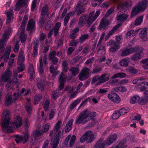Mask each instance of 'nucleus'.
I'll list each match as a JSON object with an SVG mask.
<instances>
[{
    "instance_id": "nucleus-1",
    "label": "nucleus",
    "mask_w": 148,
    "mask_h": 148,
    "mask_svg": "<svg viewBox=\"0 0 148 148\" xmlns=\"http://www.w3.org/2000/svg\"><path fill=\"white\" fill-rule=\"evenodd\" d=\"M10 114L9 111L6 110L2 115L1 125L3 131L5 133L12 132L13 128L19 127L22 125L21 118L18 116H16L15 120L12 123L10 118Z\"/></svg>"
},
{
    "instance_id": "nucleus-2",
    "label": "nucleus",
    "mask_w": 148,
    "mask_h": 148,
    "mask_svg": "<svg viewBox=\"0 0 148 148\" xmlns=\"http://www.w3.org/2000/svg\"><path fill=\"white\" fill-rule=\"evenodd\" d=\"M94 13V11H92L90 13L89 16L84 14L81 16L78 22L79 26L82 27L86 23L88 27H89L99 16L100 13V11L97 10L95 14Z\"/></svg>"
},
{
    "instance_id": "nucleus-3",
    "label": "nucleus",
    "mask_w": 148,
    "mask_h": 148,
    "mask_svg": "<svg viewBox=\"0 0 148 148\" xmlns=\"http://www.w3.org/2000/svg\"><path fill=\"white\" fill-rule=\"evenodd\" d=\"M96 115L95 112H91L88 110H84L79 114L75 122L77 125L85 124Z\"/></svg>"
},
{
    "instance_id": "nucleus-4",
    "label": "nucleus",
    "mask_w": 148,
    "mask_h": 148,
    "mask_svg": "<svg viewBox=\"0 0 148 148\" xmlns=\"http://www.w3.org/2000/svg\"><path fill=\"white\" fill-rule=\"evenodd\" d=\"M4 32L0 40V52H3L4 47L6 45L8 36L12 32V29L10 27H7Z\"/></svg>"
},
{
    "instance_id": "nucleus-5",
    "label": "nucleus",
    "mask_w": 148,
    "mask_h": 148,
    "mask_svg": "<svg viewBox=\"0 0 148 148\" xmlns=\"http://www.w3.org/2000/svg\"><path fill=\"white\" fill-rule=\"evenodd\" d=\"M148 4V1L146 0H144L138 3L137 6L132 8L131 16H134L141 11L145 10Z\"/></svg>"
},
{
    "instance_id": "nucleus-6",
    "label": "nucleus",
    "mask_w": 148,
    "mask_h": 148,
    "mask_svg": "<svg viewBox=\"0 0 148 148\" xmlns=\"http://www.w3.org/2000/svg\"><path fill=\"white\" fill-rule=\"evenodd\" d=\"M96 136L95 133L93 134L90 131H87L81 137L80 142L83 143L86 141L87 143H91L95 139Z\"/></svg>"
},
{
    "instance_id": "nucleus-7",
    "label": "nucleus",
    "mask_w": 148,
    "mask_h": 148,
    "mask_svg": "<svg viewBox=\"0 0 148 148\" xmlns=\"http://www.w3.org/2000/svg\"><path fill=\"white\" fill-rule=\"evenodd\" d=\"M28 18V16L27 15L24 16L21 27L19 29V30L21 31V32L20 38L22 43L24 42L26 40L27 35L24 33V31L26 24Z\"/></svg>"
},
{
    "instance_id": "nucleus-8",
    "label": "nucleus",
    "mask_w": 148,
    "mask_h": 148,
    "mask_svg": "<svg viewBox=\"0 0 148 148\" xmlns=\"http://www.w3.org/2000/svg\"><path fill=\"white\" fill-rule=\"evenodd\" d=\"M113 1L116 3L118 9H123L127 10L128 8L131 7L132 2L128 0L126 1H122L121 0H112Z\"/></svg>"
},
{
    "instance_id": "nucleus-9",
    "label": "nucleus",
    "mask_w": 148,
    "mask_h": 148,
    "mask_svg": "<svg viewBox=\"0 0 148 148\" xmlns=\"http://www.w3.org/2000/svg\"><path fill=\"white\" fill-rule=\"evenodd\" d=\"M85 0H80L78 3L75 8V11L78 14H79L85 11V7L87 3H85Z\"/></svg>"
},
{
    "instance_id": "nucleus-10",
    "label": "nucleus",
    "mask_w": 148,
    "mask_h": 148,
    "mask_svg": "<svg viewBox=\"0 0 148 148\" xmlns=\"http://www.w3.org/2000/svg\"><path fill=\"white\" fill-rule=\"evenodd\" d=\"M11 75V71L9 70H6L4 74L0 78V85H3L5 82L10 80Z\"/></svg>"
},
{
    "instance_id": "nucleus-11",
    "label": "nucleus",
    "mask_w": 148,
    "mask_h": 148,
    "mask_svg": "<svg viewBox=\"0 0 148 148\" xmlns=\"http://www.w3.org/2000/svg\"><path fill=\"white\" fill-rule=\"evenodd\" d=\"M29 136L28 133H25L23 136L16 135L15 136L14 140L17 143L21 142L23 143H25L28 140Z\"/></svg>"
},
{
    "instance_id": "nucleus-12",
    "label": "nucleus",
    "mask_w": 148,
    "mask_h": 148,
    "mask_svg": "<svg viewBox=\"0 0 148 148\" xmlns=\"http://www.w3.org/2000/svg\"><path fill=\"white\" fill-rule=\"evenodd\" d=\"M89 69L87 68H84L79 73L78 77L80 80H83L88 77Z\"/></svg>"
},
{
    "instance_id": "nucleus-13",
    "label": "nucleus",
    "mask_w": 148,
    "mask_h": 148,
    "mask_svg": "<svg viewBox=\"0 0 148 148\" xmlns=\"http://www.w3.org/2000/svg\"><path fill=\"white\" fill-rule=\"evenodd\" d=\"M108 46L110 47L109 51L112 53H113L117 50L120 48V46L116 43L114 41L111 40L107 43Z\"/></svg>"
},
{
    "instance_id": "nucleus-14",
    "label": "nucleus",
    "mask_w": 148,
    "mask_h": 148,
    "mask_svg": "<svg viewBox=\"0 0 148 148\" xmlns=\"http://www.w3.org/2000/svg\"><path fill=\"white\" fill-rule=\"evenodd\" d=\"M60 135L59 134H54L51 137V145L57 146L60 142Z\"/></svg>"
},
{
    "instance_id": "nucleus-15",
    "label": "nucleus",
    "mask_w": 148,
    "mask_h": 148,
    "mask_svg": "<svg viewBox=\"0 0 148 148\" xmlns=\"http://www.w3.org/2000/svg\"><path fill=\"white\" fill-rule=\"evenodd\" d=\"M108 97L110 100L116 103H119L120 101L117 94L114 92H110L108 95Z\"/></svg>"
},
{
    "instance_id": "nucleus-16",
    "label": "nucleus",
    "mask_w": 148,
    "mask_h": 148,
    "mask_svg": "<svg viewBox=\"0 0 148 148\" xmlns=\"http://www.w3.org/2000/svg\"><path fill=\"white\" fill-rule=\"evenodd\" d=\"M61 23L58 22L56 23L55 26L49 32L48 34V37L50 38L53 34L54 33V36H56L58 33L59 29L61 26Z\"/></svg>"
},
{
    "instance_id": "nucleus-17",
    "label": "nucleus",
    "mask_w": 148,
    "mask_h": 148,
    "mask_svg": "<svg viewBox=\"0 0 148 148\" xmlns=\"http://www.w3.org/2000/svg\"><path fill=\"white\" fill-rule=\"evenodd\" d=\"M137 49V48L135 47L126 48L122 51L120 55L122 57L126 56L136 51Z\"/></svg>"
},
{
    "instance_id": "nucleus-18",
    "label": "nucleus",
    "mask_w": 148,
    "mask_h": 148,
    "mask_svg": "<svg viewBox=\"0 0 148 148\" xmlns=\"http://www.w3.org/2000/svg\"><path fill=\"white\" fill-rule=\"evenodd\" d=\"M62 123L61 121H58L55 125L53 129L50 132V133L49 135V136L51 137L54 134H59L61 133V132L59 131H58V130L60 127V126Z\"/></svg>"
},
{
    "instance_id": "nucleus-19",
    "label": "nucleus",
    "mask_w": 148,
    "mask_h": 148,
    "mask_svg": "<svg viewBox=\"0 0 148 148\" xmlns=\"http://www.w3.org/2000/svg\"><path fill=\"white\" fill-rule=\"evenodd\" d=\"M44 133L43 131L42 130H36L34 134L32 136L31 140V143L32 144H34L37 139V138L42 135Z\"/></svg>"
},
{
    "instance_id": "nucleus-20",
    "label": "nucleus",
    "mask_w": 148,
    "mask_h": 148,
    "mask_svg": "<svg viewBox=\"0 0 148 148\" xmlns=\"http://www.w3.org/2000/svg\"><path fill=\"white\" fill-rule=\"evenodd\" d=\"M5 13L6 14L7 17L6 24L8 25H9L12 22V20L13 18V10L10 8L8 10L5 11Z\"/></svg>"
},
{
    "instance_id": "nucleus-21",
    "label": "nucleus",
    "mask_w": 148,
    "mask_h": 148,
    "mask_svg": "<svg viewBox=\"0 0 148 148\" xmlns=\"http://www.w3.org/2000/svg\"><path fill=\"white\" fill-rule=\"evenodd\" d=\"M66 78V76L63 73H61L59 76V80L60 83L58 86V89L61 90L63 89L64 86V84L65 81V79Z\"/></svg>"
},
{
    "instance_id": "nucleus-22",
    "label": "nucleus",
    "mask_w": 148,
    "mask_h": 148,
    "mask_svg": "<svg viewBox=\"0 0 148 148\" xmlns=\"http://www.w3.org/2000/svg\"><path fill=\"white\" fill-rule=\"evenodd\" d=\"M11 47L10 46H9L7 47V48L6 49L4 55L1 56L0 59V62H1V60L4 58V61L7 62L9 58V56L11 50Z\"/></svg>"
},
{
    "instance_id": "nucleus-23",
    "label": "nucleus",
    "mask_w": 148,
    "mask_h": 148,
    "mask_svg": "<svg viewBox=\"0 0 148 148\" xmlns=\"http://www.w3.org/2000/svg\"><path fill=\"white\" fill-rule=\"evenodd\" d=\"M109 24V21L107 20L105 17L101 20L99 25L98 27L99 29H105V28Z\"/></svg>"
},
{
    "instance_id": "nucleus-24",
    "label": "nucleus",
    "mask_w": 148,
    "mask_h": 148,
    "mask_svg": "<svg viewBox=\"0 0 148 148\" xmlns=\"http://www.w3.org/2000/svg\"><path fill=\"white\" fill-rule=\"evenodd\" d=\"M117 136L115 134L111 135L109 138H108L105 141V145L108 146L110 145L116 140Z\"/></svg>"
},
{
    "instance_id": "nucleus-25",
    "label": "nucleus",
    "mask_w": 148,
    "mask_h": 148,
    "mask_svg": "<svg viewBox=\"0 0 148 148\" xmlns=\"http://www.w3.org/2000/svg\"><path fill=\"white\" fill-rule=\"evenodd\" d=\"M143 53L141 51L136 52L132 56L131 58L133 60H137L143 57Z\"/></svg>"
},
{
    "instance_id": "nucleus-26",
    "label": "nucleus",
    "mask_w": 148,
    "mask_h": 148,
    "mask_svg": "<svg viewBox=\"0 0 148 148\" xmlns=\"http://www.w3.org/2000/svg\"><path fill=\"white\" fill-rule=\"evenodd\" d=\"M35 22L33 19H31L28 22L27 27V31H31L35 29Z\"/></svg>"
},
{
    "instance_id": "nucleus-27",
    "label": "nucleus",
    "mask_w": 148,
    "mask_h": 148,
    "mask_svg": "<svg viewBox=\"0 0 148 148\" xmlns=\"http://www.w3.org/2000/svg\"><path fill=\"white\" fill-rule=\"evenodd\" d=\"M11 95L12 93L11 92L9 93L5 98V104L7 106L10 105L13 102Z\"/></svg>"
},
{
    "instance_id": "nucleus-28",
    "label": "nucleus",
    "mask_w": 148,
    "mask_h": 148,
    "mask_svg": "<svg viewBox=\"0 0 148 148\" xmlns=\"http://www.w3.org/2000/svg\"><path fill=\"white\" fill-rule=\"evenodd\" d=\"M105 145V143H103V140L100 139L95 144L94 148H104Z\"/></svg>"
},
{
    "instance_id": "nucleus-29",
    "label": "nucleus",
    "mask_w": 148,
    "mask_h": 148,
    "mask_svg": "<svg viewBox=\"0 0 148 148\" xmlns=\"http://www.w3.org/2000/svg\"><path fill=\"white\" fill-rule=\"evenodd\" d=\"M25 60L24 53L23 51H21L18 54V64H21Z\"/></svg>"
},
{
    "instance_id": "nucleus-30",
    "label": "nucleus",
    "mask_w": 148,
    "mask_h": 148,
    "mask_svg": "<svg viewBox=\"0 0 148 148\" xmlns=\"http://www.w3.org/2000/svg\"><path fill=\"white\" fill-rule=\"evenodd\" d=\"M147 29L146 28H144L141 30L139 34L140 37L142 39H143V40L146 41L147 38Z\"/></svg>"
},
{
    "instance_id": "nucleus-31",
    "label": "nucleus",
    "mask_w": 148,
    "mask_h": 148,
    "mask_svg": "<svg viewBox=\"0 0 148 148\" xmlns=\"http://www.w3.org/2000/svg\"><path fill=\"white\" fill-rule=\"evenodd\" d=\"M108 75L107 73H104L100 77V80L99 81V83H103L108 81L109 79Z\"/></svg>"
},
{
    "instance_id": "nucleus-32",
    "label": "nucleus",
    "mask_w": 148,
    "mask_h": 148,
    "mask_svg": "<svg viewBox=\"0 0 148 148\" xmlns=\"http://www.w3.org/2000/svg\"><path fill=\"white\" fill-rule=\"evenodd\" d=\"M73 121V119H71L67 122L65 128V131L66 132H69L71 129Z\"/></svg>"
},
{
    "instance_id": "nucleus-33",
    "label": "nucleus",
    "mask_w": 148,
    "mask_h": 148,
    "mask_svg": "<svg viewBox=\"0 0 148 148\" xmlns=\"http://www.w3.org/2000/svg\"><path fill=\"white\" fill-rule=\"evenodd\" d=\"M39 82L37 84V86L38 88L40 90L43 91L44 90V88L45 85V81L38 78L37 79Z\"/></svg>"
},
{
    "instance_id": "nucleus-34",
    "label": "nucleus",
    "mask_w": 148,
    "mask_h": 148,
    "mask_svg": "<svg viewBox=\"0 0 148 148\" xmlns=\"http://www.w3.org/2000/svg\"><path fill=\"white\" fill-rule=\"evenodd\" d=\"M130 61V58H126L122 59L120 62V64L121 66H123L126 67L128 66Z\"/></svg>"
},
{
    "instance_id": "nucleus-35",
    "label": "nucleus",
    "mask_w": 148,
    "mask_h": 148,
    "mask_svg": "<svg viewBox=\"0 0 148 148\" xmlns=\"http://www.w3.org/2000/svg\"><path fill=\"white\" fill-rule=\"evenodd\" d=\"M69 71L72 76H75L78 74L79 70L78 67H72L70 69Z\"/></svg>"
},
{
    "instance_id": "nucleus-36",
    "label": "nucleus",
    "mask_w": 148,
    "mask_h": 148,
    "mask_svg": "<svg viewBox=\"0 0 148 148\" xmlns=\"http://www.w3.org/2000/svg\"><path fill=\"white\" fill-rule=\"evenodd\" d=\"M38 69L39 73L41 75L42 74L44 73V70L42 58H40L39 65L38 67Z\"/></svg>"
},
{
    "instance_id": "nucleus-37",
    "label": "nucleus",
    "mask_w": 148,
    "mask_h": 148,
    "mask_svg": "<svg viewBox=\"0 0 148 148\" xmlns=\"http://www.w3.org/2000/svg\"><path fill=\"white\" fill-rule=\"evenodd\" d=\"M79 31V28L77 27L74 29L72 32L70 34V38L71 39H74L77 36V34Z\"/></svg>"
},
{
    "instance_id": "nucleus-38",
    "label": "nucleus",
    "mask_w": 148,
    "mask_h": 148,
    "mask_svg": "<svg viewBox=\"0 0 148 148\" xmlns=\"http://www.w3.org/2000/svg\"><path fill=\"white\" fill-rule=\"evenodd\" d=\"M26 90L25 88H23L21 92L18 91L16 93L14 94V100L15 102V101L18 98V97L21 95V94H23L24 92H25Z\"/></svg>"
},
{
    "instance_id": "nucleus-39",
    "label": "nucleus",
    "mask_w": 148,
    "mask_h": 148,
    "mask_svg": "<svg viewBox=\"0 0 148 148\" xmlns=\"http://www.w3.org/2000/svg\"><path fill=\"white\" fill-rule=\"evenodd\" d=\"M119 27L117 25H116L112 30L109 31L106 37V39H108L111 35L113 34L114 32Z\"/></svg>"
},
{
    "instance_id": "nucleus-40",
    "label": "nucleus",
    "mask_w": 148,
    "mask_h": 148,
    "mask_svg": "<svg viewBox=\"0 0 148 148\" xmlns=\"http://www.w3.org/2000/svg\"><path fill=\"white\" fill-rule=\"evenodd\" d=\"M25 3V0H19L16 4L15 10L18 11Z\"/></svg>"
},
{
    "instance_id": "nucleus-41",
    "label": "nucleus",
    "mask_w": 148,
    "mask_h": 148,
    "mask_svg": "<svg viewBox=\"0 0 148 148\" xmlns=\"http://www.w3.org/2000/svg\"><path fill=\"white\" fill-rule=\"evenodd\" d=\"M140 100L139 97L138 96H135L132 97L130 99V102L132 104H134L139 102Z\"/></svg>"
},
{
    "instance_id": "nucleus-42",
    "label": "nucleus",
    "mask_w": 148,
    "mask_h": 148,
    "mask_svg": "<svg viewBox=\"0 0 148 148\" xmlns=\"http://www.w3.org/2000/svg\"><path fill=\"white\" fill-rule=\"evenodd\" d=\"M128 15L127 14H123L118 15L116 18L119 21H124L128 17Z\"/></svg>"
},
{
    "instance_id": "nucleus-43",
    "label": "nucleus",
    "mask_w": 148,
    "mask_h": 148,
    "mask_svg": "<svg viewBox=\"0 0 148 148\" xmlns=\"http://www.w3.org/2000/svg\"><path fill=\"white\" fill-rule=\"evenodd\" d=\"M126 74L125 73H119L115 74L113 75L111 77L112 79H115L117 78H124L125 77Z\"/></svg>"
},
{
    "instance_id": "nucleus-44",
    "label": "nucleus",
    "mask_w": 148,
    "mask_h": 148,
    "mask_svg": "<svg viewBox=\"0 0 148 148\" xmlns=\"http://www.w3.org/2000/svg\"><path fill=\"white\" fill-rule=\"evenodd\" d=\"M81 100V98L77 99V100L73 101L70 105V108L73 109L80 102Z\"/></svg>"
},
{
    "instance_id": "nucleus-45",
    "label": "nucleus",
    "mask_w": 148,
    "mask_h": 148,
    "mask_svg": "<svg viewBox=\"0 0 148 148\" xmlns=\"http://www.w3.org/2000/svg\"><path fill=\"white\" fill-rule=\"evenodd\" d=\"M60 94L59 90H55L52 92V97L54 99H56Z\"/></svg>"
},
{
    "instance_id": "nucleus-46",
    "label": "nucleus",
    "mask_w": 148,
    "mask_h": 148,
    "mask_svg": "<svg viewBox=\"0 0 148 148\" xmlns=\"http://www.w3.org/2000/svg\"><path fill=\"white\" fill-rule=\"evenodd\" d=\"M106 52V49L105 47L101 46L98 48L97 53L99 54H104Z\"/></svg>"
},
{
    "instance_id": "nucleus-47",
    "label": "nucleus",
    "mask_w": 148,
    "mask_h": 148,
    "mask_svg": "<svg viewBox=\"0 0 148 148\" xmlns=\"http://www.w3.org/2000/svg\"><path fill=\"white\" fill-rule=\"evenodd\" d=\"M62 66L63 71L64 72H67L69 69V67L68 63L66 61H64L62 62Z\"/></svg>"
},
{
    "instance_id": "nucleus-48",
    "label": "nucleus",
    "mask_w": 148,
    "mask_h": 148,
    "mask_svg": "<svg viewBox=\"0 0 148 148\" xmlns=\"http://www.w3.org/2000/svg\"><path fill=\"white\" fill-rule=\"evenodd\" d=\"M127 70L132 74H135L138 73L137 69L132 66L129 67Z\"/></svg>"
},
{
    "instance_id": "nucleus-49",
    "label": "nucleus",
    "mask_w": 148,
    "mask_h": 148,
    "mask_svg": "<svg viewBox=\"0 0 148 148\" xmlns=\"http://www.w3.org/2000/svg\"><path fill=\"white\" fill-rule=\"evenodd\" d=\"M72 13L71 12H70L69 13L65 16L64 20V25L65 26H66L67 24L68 23V21L69 20V19L70 18V16H72Z\"/></svg>"
},
{
    "instance_id": "nucleus-50",
    "label": "nucleus",
    "mask_w": 148,
    "mask_h": 148,
    "mask_svg": "<svg viewBox=\"0 0 148 148\" xmlns=\"http://www.w3.org/2000/svg\"><path fill=\"white\" fill-rule=\"evenodd\" d=\"M42 96L41 94H39L36 96L34 98V103L36 104L42 98Z\"/></svg>"
},
{
    "instance_id": "nucleus-51",
    "label": "nucleus",
    "mask_w": 148,
    "mask_h": 148,
    "mask_svg": "<svg viewBox=\"0 0 148 148\" xmlns=\"http://www.w3.org/2000/svg\"><path fill=\"white\" fill-rule=\"evenodd\" d=\"M148 98L144 97L141 98L140 101H139V103L142 105H144L147 102Z\"/></svg>"
},
{
    "instance_id": "nucleus-52",
    "label": "nucleus",
    "mask_w": 148,
    "mask_h": 148,
    "mask_svg": "<svg viewBox=\"0 0 148 148\" xmlns=\"http://www.w3.org/2000/svg\"><path fill=\"white\" fill-rule=\"evenodd\" d=\"M25 108L27 113L29 114L31 113L32 111V106L30 103L27 102L25 104Z\"/></svg>"
},
{
    "instance_id": "nucleus-53",
    "label": "nucleus",
    "mask_w": 148,
    "mask_h": 148,
    "mask_svg": "<svg viewBox=\"0 0 148 148\" xmlns=\"http://www.w3.org/2000/svg\"><path fill=\"white\" fill-rule=\"evenodd\" d=\"M48 8L46 5H45L42 10L41 14L43 16V15H48Z\"/></svg>"
},
{
    "instance_id": "nucleus-54",
    "label": "nucleus",
    "mask_w": 148,
    "mask_h": 148,
    "mask_svg": "<svg viewBox=\"0 0 148 148\" xmlns=\"http://www.w3.org/2000/svg\"><path fill=\"white\" fill-rule=\"evenodd\" d=\"M89 37V36L87 34H84L82 35L81 37L79 38V41L81 43L82 42L87 39Z\"/></svg>"
},
{
    "instance_id": "nucleus-55",
    "label": "nucleus",
    "mask_w": 148,
    "mask_h": 148,
    "mask_svg": "<svg viewBox=\"0 0 148 148\" xmlns=\"http://www.w3.org/2000/svg\"><path fill=\"white\" fill-rule=\"evenodd\" d=\"M52 24V21H48L46 23L45 27V29L47 31L50 29L51 28Z\"/></svg>"
},
{
    "instance_id": "nucleus-56",
    "label": "nucleus",
    "mask_w": 148,
    "mask_h": 148,
    "mask_svg": "<svg viewBox=\"0 0 148 148\" xmlns=\"http://www.w3.org/2000/svg\"><path fill=\"white\" fill-rule=\"evenodd\" d=\"M50 127V124L47 123L42 126V130L44 133L47 132L49 130Z\"/></svg>"
},
{
    "instance_id": "nucleus-57",
    "label": "nucleus",
    "mask_w": 148,
    "mask_h": 148,
    "mask_svg": "<svg viewBox=\"0 0 148 148\" xmlns=\"http://www.w3.org/2000/svg\"><path fill=\"white\" fill-rule=\"evenodd\" d=\"M34 49H38V40L37 38H34L33 40Z\"/></svg>"
},
{
    "instance_id": "nucleus-58",
    "label": "nucleus",
    "mask_w": 148,
    "mask_h": 148,
    "mask_svg": "<svg viewBox=\"0 0 148 148\" xmlns=\"http://www.w3.org/2000/svg\"><path fill=\"white\" fill-rule=\"evenodd\" d=\"M56 54V52L55 51H53L52 52H51L49 54V60H52L57 57H55V56Z\"/></svg>"
},
{
    "instance_id": "nucleus-59",
    "label": "nucleus",
    "mask_w": 148,
    "mask_h": 148,
    "mask_svg": "<svg viewBox=\"0 0 148 148\" xmlns=\"http://www.w3.org/2000/svg\"><path fill=\"white\" fill-rule=\"evenodd\" d=\"M143 16H140L135 20L134 23L135 25H138L141 23L143 21Z\"/></svg>"
},
{
    "instance_id": "nucleus-60",
    "label": "nucleus",
    "mask_w": 148,
    "mask_h": 148,
    "mask_svg": "<svg viewBox=\"0 0 148 148\" xmlns=\"http://www.w3.org/2000/svg\"><path fill=\"white\" fill-rule=\"evenodd\" d=\"M118 111L119 112V113L120 114V115H122L127 113L129 111V110L128 108H123L121 109Z\"/></svg>"
},
{
    "instance_id": "nucleus-61",
    "label": "nucleus",
    "mask_w": 148,
    "mask_h": 148,
    "mask_svg": "<svg viewBox=\"0 0 148 148\" xmlns=\"http://www.w3.org/2000/svg\"><path fill=\"white\" fill-rule=\"evenodd\" d=\"M50 104V101L49 100H46L43 105V107L45 110L46 111L48 110Z\"/></svg>"
},
{
    "instance_id": "nucleus-62",
    "label": "nucleus",
    "mask_w": 148,
    "mask_h": 148,
    "mask_svg": "<svg viewBox=\"0 0 148 148\" xmlns=\"http://www.w3.org/2000/svg\"><path fill=\"white\" fill-rule=\"evenodd\" d=\"M19 42L17 41L14 45L13 49V50L14 52L17 53L18 51L19 45L18 44Z\"/></svg>"
},
{
    "instance_id": "nucleus-63",
    "label": "nucleus",
    "mask_w": 148,
    "mask_h": 148,
    "mask_svg": "<svg viewBox=\"0 0 148 148\" xmlns=\"http://www.w3.org/2000/svg\"><path fill=\"white\" fill-rule=\"evenodd\" d=\"M121 115L118 111H115L113 114L112 118L113 119H117Z\"/></svg>"
},
{
    "instance_id": "nucleus-64",
    "label": "nucleus",
    "mask_w": 148,
    "mask_h": 148,
    "mask_svg": "<svg viewBox=\"0 0 148 148\" xmlns=\"http://www.w3.org/2000/svg\"><path fill=\"white\" fill-rule=\"evenodd\" d=\"M115 90L117 92L120 91L122 92H124L126 91L127 89L125 87L121 86L119 87L116 88H115Z\"/></svg>"
}]
</instances>
